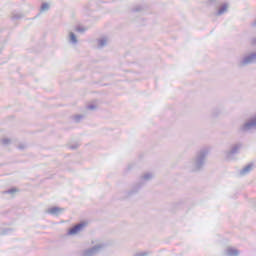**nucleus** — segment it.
<instances>
[{
    "label": "nucleus",
    "mask_w": 256,
    "mask_h": 256,
    "mask_svg": "<svg viewBox=\"0 0 256 256\" xmlns=\"http://www.w3.org/2000/svg\"><path fill=\"white\" fill-rule=\"evenodd\" d=\"M69 41H70V43H71L72 45H77V43L79 42V41L77 40V36H76L75 33H73V32H70V33H69Z\"/></svg>",
    "instance_id": "obj_13"
},
{
    "label": "nucleus",
    "mask_w": 256,
    "mask_h": 256,
    "mask_svg": "<svg viewBox=\"0 0 256 256\" xmlns=\"http://www.w3.org/2000/svg\"><path fill=\"white\" fill-rule=\"evenodd\" d=\"M209 155V148L204 147L200 149L190 163V171L197 173L203 171L205 163H207V156Z\"/></svg>",
    "instance_id": "obj_1"
},
{
    "label": "nucleus",
    "mask_w": 256,
    "mask_h": 256,
    "mask_svg": "<svg viewBox=\"0 0 256 256\" xmlns=\"http://www.w3.org/2000/svg\"><path fill=\"white\" fill-rule=\"evenodd\" d=\"M4 193H7L8 195H13L14 193H17V189L16 188H10V189L4 191Z\"/></svg>",
    "instance_id": "obj_17"
},
{
    "label": "nucleus",
    "mask_w": 256,
    "mask_h": 256,
    "mask_svg": "<svg viewBox=\"0 0 256 256\" xmlns=\"http://www.w3.org/2000/svg\"><path fill=\"white\" fill-rule=\"evenodd\" d=\"M133 13H139L140 11H143V7H141L140 5L134 7L132 9Z\"/></svg>",
    "instance_id": "obj_18"
},
{
    "label": "nucleus",
    "mask_w": 256,
    "mask_h": 256,
    "mask_svg": "<svg viewBox=\"0 0 256 256\" xmlns=\"http://www.w3.org/2000/svg\"><path fill=\"white\" fill-rule=\"evenodd\" d=\"M63 211H65V209L54 206L52 208L47 209L46 213H48V215H53L54 217H59V215L63 213Z\"/></svg>",
    "instance_id": "obj_8"
},
{
    "label": "nucleus",
    "mask_w": 256,
    "mask_h": 256,
    "mask_svg": "<svg viewBox=\"0 0 256 256\" xmlns=\"http://www.w3.org/2000/svg\"><path fill=\"white\" fill-rule=\"evenodd\" d=\"M9 143H11V139H8V138L2 139V145H9Z\"/></svg>",
    "instance_id": "obj_21"
},
{
    "label": "nucleus",
    "mask_w": 256,
    "mask_h": 256,
    "mask_svg": "<svg viewBox=\"0 0 256 256\" xmlns=\"http://www.w3.org/2000/svg\"><path fill=\"white\" fill-rule=\"evenodd\" d=\"M225 255L226 256H238L239 250H237L235 248H228L225 250Z\"/></svg>",
    "instance_id": "obj_11"
},
{
    "label": "nucleus",
    "mask_w": 256,
    "mask_h": 256,
    "mask_svg": "<svg viewBox=\"0 0 256 256\" xmlns=\"http://www.w3.org/2000/svg\"><path fill=\"white\" fill-rule=\"evenodd\" d=\"M151 179H153V174L152 173H146L144 174L141 178L138 184H136L135 186H133L132 190L130 192H128V195H135V193L139 192V189H141V187H143V185H145V183H147V181H151Z\"/></svg>",
    "instance_id": "obj_2"
},
{
    "label": "nucleus",
    "mask_w": 256,
    "mask_h": 256,
    "mask_svg": "<svg viewBox=\"0 0 256 256\" xmlns=\"http://www.w3.org/2000/svg\"><path fill=\"white\" fill-rule=\"evenodd\" d=\"M253 167H255V164L250 163L247 164L243 169L240 170V175H249V173H251V171H253Z\"/></svg>",
    "instance_id": "obj_10"
},
{
    "label": "nucleus",
    "mask_w": 256,
    "mask_h": 256,
    "mask_svg": "<svg viewBox=\"0 0 256 256\" xmlns=\"http://www.w3.org/2000/svg\"><path fill=\"white\" fill-rule=\"evenodd\" d=\"M107 41H109L107 37L100 38L98 40V49H103V47H107Z\"/></svg>",
    "instance_id": "obj_12"
},
{
    "label": "nucleus",
    "mask_w": 256,
    "mask_h": 256,
    "mask_svg": "<svg viewBox=\"0 0 256 256\" xmlns=\"http://www.w3.org/2000/svg\"><path fill=\"white\" fill-rule=\"evenodd\" d=\"M149 255V252H138L134 256H147Z\"/></svg>",
    "instance_id": "obj_24"
},
{
    "label": "nucleus",
    "mask_w": 256,
    "mask_h": 256,
    "mask_svg": "<svg viewBox=\"0 0 256 256\" xmlns=\"http://www.w3.org/2000/svg\"><path fill=\"white\" fill-rule=\"evenodd\" d=\"M87 109H89L90 111H95V109H97V106L95 104H90L87 106Z\"/></svg>",
    "instance_id": "obj_20"
},
{
    "label": "nucleus",
    "mask_w": 256,
    "mask_h": 256,
    "mask_svg": "<svg viewBox=\"0 0 256 256\" xmlns=\"http://www.w3.org/2000/svg\"><path fill=\"white\" fill-rule=\"evenodd\" d=\"M219 113H221V110L215 109V110H213L212 115H213V117H217L219 115Z\"/></svg>",
    "instance_id": "obj_22"
},
{
    "label": "nucleus",
    "mask_w": 256,
    "mask_h": 256,
    "mask_svg": "<svg viewBox=\"0 0 256 256\" xmlns=\"http://www.w3.org/2000/svg\"><path fill=\"white\" fill-rule=\"evenodd\" d=\"M228 9H229V4L224 3V4L220 5L216 12V16L221 17V15H225V13H227Z\"/></svg>",
    "instance_id": "obj_9"
},
{
    "label": "nucleus",
    "mask_w": 256,
    "mask_h": 256,
    "mask_svg": "<svg viewBox=\"0 0 256 256\" xmlns=\"http://www.w3.org/2000/svg\"><path fill=\"white\" fill-rule=\"evenodd\" d=\"M49 9H51V6H49V3L44 2L40 7V13H45L46 11H49Z\"/></svg>",
    "instance_id": "obj_15"
},
{
    "label": "nucleus",
    "mask_w": 256,
    "mask_h": 256,
    "mask_svg": "<svg viewBox=\"0 0 256 256\" xmlns=\"http://www.w3.org/2000/svg\"><path fill=\"white\" fill-rule=\"evenodd\" d=\"M256 128V115L251 118L248 122L242 124L239 128L240 133H249L252 129Z\"/></svg>",
    "instance_id": "obj_5"
},
{
    "label": "nucleus",
    "mask_w": 256,
    "mask_h": 256,
    "mask_svg": "<svg viewBox=\"0 0 256 256\" xmlns=\"http://www.w3.org/2000/svg\"><path fill=\"white\" fill-rule=\"evenodd\" d=\"M101 249H103V244H96L92 248L84 250L81 256H95L101 252Z\"/></svg>",
    "instance_id": "obj_6"
},
{
    "label": "nucleus",
    "mask_w": 256,
    "mask_h": 256,
    "mask_svg": "<svg viewBox=\"0 0 256 256\" xmlns=\"http://www.w3.org/2000/svg\"><path fill=\"white\" fill-rule=\"evenodd\" d=\"M25 16L21 13L14 12L12 13L11 19L13 21H19V19H23Z\"/></svg>",
    "instance_id": "obj_14"
},
{
    "label": "nucleus",
    "mask_w": 256,
    "mask_h": 256,
    "mask_svg": "<svg viewBox=\"0 0 256 256\" xmlns=\"http://www.w3.org/2000/svg\"><path fill=\"white\" fill-rule=\"evenodd\" d=\"M256 63V51L241 58L238 65L239 67H247V65H255Z\"/></svg>",
    "instance_id": "obj_4"
},
{
    "label": "nucleus",
    "mask_w": 256,
    "mask_h": 256,
    "mask_svg": "<svg viewBox=\"0 0 256 256\" xmlns=\"http://www.w3.org/2000/svg\"><path fill=\"white\" fill-rule=\"evenodd\" d=\"M79 148V144H73L69 146V149H71L72 151H75V149Z\"/></svg>",
    "instance_id": "obj_23"
},
{
    "label": "nucleus",
    "mask_w": 256,
    "mask_h": 256,
    "mask_svg": "<svg viewBox=\"0 0 256 256\" xmlns=\"http://www.w3.org/2000/svg\"><path fill=\"white\" fill-rule=\"evenodd\" d=\"M241 149H243L242 142H236L230 146V149L226 151L227 159H234L235 155H239L241 153Z\"/></svg>",
    "instance_id": "obj_3"
},
{
    "label": "nucleus",
    "mask_w": 256,
    "mask_h": 256,
    "mask_svg": "<svg viewBox=\"0 0 256 256\" xmlns=\"http://www.w3.org/2000/svg\"><path fill=\"white\" fill-rule=\"evenodd\" d=\"M208 3L210 5H215V3H217V0H208Z\"/></svg>",
    "instance_id": "obj_26"
},
{
    "label": "nucleus",
    "mask_w": 256,
    "mask_h": 256,
    "mask_svg": "<svg viewBox=\"0 0 256 256\" xmlns=\"http://www.w3.org/2000/svg\"><path fill=\"white\" fill-rule=\"evenodd\" d=\"M86 225H87V223L80 222L79 224H77L74 227L69 229L68 235H77V233H79V231H81L83 229V227H85Z\"/></svg>",
    "instance_id": "obj_7"
},
{
    "label": "nucleus",
    "mask_w": 256,
    "mask_h": 256,
    "mask_svg": "<svg viewBox=\"0 0 256 256\" xmlns=\"http://www.w3.org/2000/svg\"><path fill=\"white\" fill-rule=\"evenodd\" d=\"M18 149H20V150H23V149H25V145H23V144H20V145L18 146Z\"/></svg>",
    "instance_id": "obj_27"
},
{
    "label": "nucleus",
    "mask_w": 256,
    "mask_h": 256,
    "mask_svg": "<svg viewBox=\"0 0 256 256\" xmlns=\"http://www.w3.org/2000/svg\"><path fill=\"white\" fill-rule=\"evenodd\" d=\"M81 119H83V115H75L73 117V120L75 121V123H79V121H81Z\"/></svg>",
    "instance_id": "obj_19"
},
{
    "label": "nucleus",
    "mask_w": 256,
    "mask_h": 256,
    "mask_svg": "<svg viewBox=\"0 0 256 256\" xmlns=\"http://www.w3.org/2000/svg\"><path fill=\"white\" fill-rule=\"evenodd\" d=\"M76 31H77L78 33H85V28H83V27H77V28H76Z\"/></svg>",
    "instance_id": "obj_25"
},
{
    "label": "nucleus",
    "mask_w": 256,
    "mask_h": 256,
    "mask_svg": "<svg viewBox=\"0 0 256 256\" xmlns=\"http://www.w3.org/2000/svg\"><path fill=\"white\" fill-rule=\"evenodd\" d=\"M11 233H13L12 228H5L0 232V235H11Z\"/></svg>",
    "instance_id": "obj_16"
}]
</instances>
